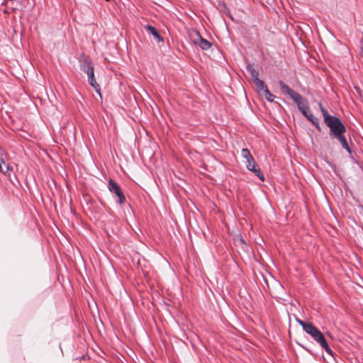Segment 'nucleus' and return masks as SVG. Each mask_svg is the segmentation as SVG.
I'll return each mask as SVG.
<instances>
[{
    "label": "nucleus",
    "mask_w": 363,
    "mask_h": 363,
    "mask_svg": "<svg viewBox=\"0 0 363 363\" xmlns=\"http://www.w3.org/2000/svg\"><path fill=\"white\" fill-rule=\"evenodd\" d=\"M279 85L281 89L288 94L289 97L296 103L298 109L302 115L306 118L308 117V113H312L308 106V102L306 98L302 96L299 93L295 91L289 87L284 81L279 80Z\"/></svg>",
    "instance_id": "obj_1"
},
{
    "label": "nucleus",
    "mask_w": 363,
    "mask_h": 363,
    "mask_svg": "<svg viewBox=\"0 0 363 363\" xmlns=\"http://www.w3.org/2000/svg\"><path fill=\"white\" fill-rule=\"evenodd\" d=\"M319 106L324 118V122L330 129L329 134L330 138H333L337 135L346 133L347 130L342 121L337 116L330 115L321 104H319Z\"/></svg>",
    "instance_id": "obj_2"
},
{
    "label": "nucleus",
    "mask_w": 363,
    "mask_h": 363,
    "mask_svg": "<svg viewBox=\"0 0 363 363\" xmlns=\"http://www.w3.org/2000/svg\"><path fill=\"white\" fill-rule=\"evenodd\" d=\"M108 189L112 193L114 194L116 197V203L123 204L125 201V196L121 190L120 186L112 179H110L108 182Z\"/></svg>",
    "instance_id": "obj_3"
},
{
    "label": "nucleus",
    "mask_w": 363,
    "mask_h": 363,
    "mask_svg": "<svg viewBox=\"0 0 363 363\" xmlns=\"http://www.w3.org/2000/svg\"><path fill=\"white\" fill-rule=\"evenodd\" d=\"M311 336L317 343H318L322 347V348H323L325 350L327 354L332 356L333 355V352L329 347L324 335L318 328L317 330H315V333H313Z\"/></svg>",
    "instance_id": "obj_4"
},
{
    "label": "nucleus",
    "mask_w": 363,
    "mask_h": 363,
    "mask_svg": "<svg viewBox=\"0 0 363 363\" xmlns=\"http://www.w3.org/2000/svg\"><path fill=\"white\" fill-rule=\"evenodd\" d=\"M87 77L89 84L94 88L95 91L101 96L100 85L96 82L94 77V69H89L87 70Z\"/></svg>",
    "instance_id": "obj_5"
},
{
    "label": "nucleus",
    "mask_w": 363,
    "mask_h": 363,
    "mask_svg": "<svg viewBox=\"0 0 363 363\" xmlns=\"http://www.w3.org/2000/svg\"><path fill=\"white\" fill-rule=\"evenodd\" d=\"M79 62H80V69L82 72L87 73L88 69H94V67L92 62L86 55H85V54L83 53L81 55Z\"/></svg>",
    "instance_id": "obj_6"
},
{
    "label": "nucleus",
    "mask_w": 363,
    "mask_h": 363,
    "mask_svg": "<svg viewBox=\"0 0 363 363\" xmlns=\"http://www.w3.org/2000/svg\"><path fill=\"white\" fill-rule=\"evenodd\" d=\"M197 38L194 40V43L198 45L202 50H208L211 48L212 43L208 40L202 38L199 32H196Z\"/></svg>",
    "instance_id": "obj_7"
},
{
    "label": "nucleus",
    "mask_w": 363,
    "mask_h": 363,
    "mask_svg": "<svg viewBox=\"0 0 363 363\" xmlns=\"http://www.w3.org/2000/svg\"><path fill=\"white\" fill-rule=\"evenodd\" d=\"M333 138H335L337 140H338L339 143L341 144L342 147L345 149L349 153V155H352V149L350 146V143L347 139L345 133L337 135L333 137Z\"/></svg>",
    "instance_id": "obj_8"
},
{
    "label": "nucleus",
    "mask_w": 363,
    "mask_h": 363,
    "mask_svg": "<svg viewBox=\"0 0 363 363\" xmlns=\"http://www.w3.org/2000/svg\"><path fill=\"white\" fill-rule=\"evenodd\" d=\"M145 29L147 32H149L150 34H152L154 38L156 39V40L159 43L163 42L164 39L160 35L157 30L152 26L147 24L145 26Z\"/></svg>",
    "instance_id": "obj_9"
},
{
    "label": "nucleus",
    "mask_w": 363,
    "mask_h": 363,
    "mask_svg": "<svg viewBox=\"0 0 363 363\" xmlns=\"http://www.w3.org/2000/svg\"><path fill=\"white\" fill-rule=\"evenodd\" d=\"M246 68L251 76L252 80L259 77V72L256 69L255 64H248Z\"/></svg>",
    "instance_id": "obj_10"
},
{
    "label": "nucleus",
    "mask_w": 363,
    "mask_h": 363,
    "mask_svg": "<svg viewBox=\"0 0 363 363\" xmlns=\"http://www.w3.org/2000/svg\"><path fill=\"white\" fill-rule=\"evenodd\" d=\"M253 83L255 84L257 88L260 91H264L267 86L264 84V81L258 77L252 79Z\"/></svg>",
    "instance_id": "obj_11"
},
{
    "label": "nucleus",
    "mask_w": 363,
    "mask_h": 363,
    "mask_svg": "<svg viewBox=\"0 0 363 363\" xmlns=\"http://www.w3.org/2000/svg\"><path fill=\"white\" fill-rule=\"evenodd\" d=\"M307 119L318 129V130L320 131L321 128L319 124V120L315 118L313 113H308V117Z\"/></svg>",
    "instance_id": "obj_12"
},
{
    "label": "nucleus",
    "mask_w": 363,
    "mask_h": 363,
    "mask_svg": "<svg viewBox=\"0 0 363 363\" xmlns=\"http://www.w3.org/2000/svg\"><path fill=\"white\" fill-rule=\"evenodd\" d=\"M306 328L303 330L308 335H311L313 333H315L317 328L311 323L308 322V325L305 326Z\"/></svg>",
    "instance_id": "obj_13"
},
{
    "label": "nucleus",
    "mask_w": 363,
    "mask_h": 363,
    "mask_svg": "<svg viewBox=\"0 0 363 363\" xmlns=\"http://www.w3.org/2000/svg\"><path fill=\"white\" fill-rule=\"evenodd\" d=\"M264 92L265 95V99L269 102H273L276 96L269 91L268 88H266Z\"/></svg>",
    "instance_id": "obj_14"
},
{
    "label": "nucleus",
    "mask_w": 363,
    "mask_h": 363,
    "mask_svg": "<svg viewBox=\"0 0 363 363\" xmlns=\"http://www.w3.org/2000/svg\"><path fill=\"white\" fill-rule=\"evenodd\" d=\"M241 155L245 160L250 159L252 156L247 148H242L241 150Z\"/></svg>",
    "instance_id": "obj_15"
},
{
    "label": "nucleus",
    "mask_w": 363,
    "mask_h": 363,
    "mask_svg": "<svg viewBox=\"0 0 363 363\" xmlns=\"http://www.w3.org/2000/svg\"><path fill=\"white\" fill-rule=\"evenodd\" d=\"M1 162L4 165L0 163V172L3 174H6L9 170V167L6 164L4 161L1 159Z\"/></svg>",
    "instance_id": "obj_16"
},
{
    "label": "nucleus",
    "mask_w": 363,
    "mask_h": 363,
    "mask_svg": "<svg viewBox=\"0 0 363 363\" xmlns=\"http://www.w3.org/2000/svg\"><path fill=\"white\" fill-rule=\"evenodd\" d=\"M253 173L255 174V175H256L261 181L264 182V174H262L261 169L258 167L256 169L254 170Z\"/></svg>",
    "instance_id": "obj_17"
},
{
    "label": "nucleus",
    "mask_w": 363,
    "mask_h": 363,
    "mask_svg": "<svg viewBox=\"0 0 363 363\" xmlns=\"http://www.w3.org/2000/svg\"><path fill=\"white\" fill-rule=\"evenodd\" d=\"M255 164H256V162H255L253 157H252L249 160H246V168L247 169L250 168L252 165H254Z\"/></svg>",
    "instance_id": "obj_18"
},
{
    "label": "nucleus",
    "mask_w": 363,
    "mask_h": 363,
    "mask_svg": "<svg viewBox=\"0 0 363 363\" xmlns=\"http://www.w3.org/2000/svg\"><path fill=\"white\" fill-rule=\"evenodd\" d=\"M355 90L357 91L359 96L363 99V89L359 88V87H357V86H355L354 87Z\"/></svg>",
    "instance_id": "obj_19"
},
{
    "label": "nucleus",
    "mask_w": 363,
    "mask_h": 363,
    "mask_svg": "<svg viewBox=\"0 0 363 363\" xmlns=\"http://www.w3.org/2000/svg\"><path fill=\"white\" fill-rule=\"evenodd\" d=\"M362 36L360 39V56L363 57V30H362Z\"/></svg>",
    "instance_id": "obj_20"
},
{
    "label": "nucleus",
    "mask_w": 363,
    "mask_h": 363,
    "mask_svg": "<svg viewBox=\"0 0 363 363\" xmlns=\"http://www.w3.org/2000/svg\"><path fill=\"white\" fill-rule=\"evenodd\" d=\"M297 322L298 323V324H299L300 325H301V326H302L303 330L306 328L305 326H306V325H308V322H305V321L301 320H299V319H297Z\"/></svg>",
    "instance_id": "obj_21"
},
{
    "label": "nucleus",
    "mask_w": 363,
    "mask_h": 363,
    "mask_svg": "<svg viewBox=\"0 0 363 363\" xmlns=\"http://www.w3.org/2000/svg\"><path fill=\"white\" fill-rule=\"evenodd\" d=\"M257 168H258L257 164H254V165H252L250 168H248L247 169L252 172H254L255 169H256Z\"/></svg>",
    "instance_id": "obj_22"
},
{
    "label": "nucleus",
    "mask_w": 363,
    "mask_h": 363,
    "mask_svg": "<svg viewBox=\"0 0 363 363\" xmlns=\"http://www.w3.org/2000/svg\"><path fill=\"white\" fill-rule=\"evenodd\" d=\"M0 163H1L2 165H4L3 163L1 162V160H0Z\"/></svg>",
    "instance_id": "obj_23"
}]
</instances>
